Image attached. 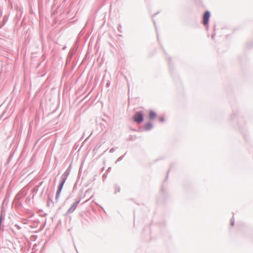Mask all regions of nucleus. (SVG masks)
Wrapping results in <instances>:
<instances>
[{"label": "nucleus", "instance_id": "nucleus-2", "mask_svg": "<svg viewBox=\"0 0 253 253\" xmlns=\"http://www.w3.org/2000/svg\"><path fill=\"white\" fill-rule=\"evenodd\" d=\"M210 17V13L209 11L205 12L203 16V24L205 25H207L208 24L209 20Z\"/></svg>", "mask_w": 253, "mask_h": 253}, {"label": "nucleus", "instance_id": "nucleus-5", "mask_svg": "<svg viewBox=\"0 0 253 253\" xmlns=\"http://www.w3.org/2000/svg\"><path fill=\"white\" fill-rule=\"evenodd\" d=\"M63 184H64V182H62L60 184V186H59V188H58V191H57L58 194H59V193H60V192H61V189H62V187H63Z\"/></svg>", "mask_w": 253, "mask_h": 253}, {"label": "nucleus", "instance_id": "nucleus-6", "mask_svg": "<svg viewBox=\"0 0 253 253\" xmlns=\"http://www.w3.org/2000/svg\"><path fill=\"white\" fill-rule=\"evenodd\" d=\"M231 224L232 225H234V223L233 222H231Z\"/></svg>", "mask_w": 253, "mask_h": 253}, {"label": "nucleus", "instance_id": "nucleus-4", "mask_svg": "<svg viewBox=\"0 0 253 253\" xmlns=\"http://www.w3.org/2000/svg\"><path fill=\"white\" fill-rule=\"evenodd\" d=\"M79 202H77L76 203H75L71 207V208L70 209V211H74L75 210V209L76 208L78 204H79Z\"/></svg>", "mask_w": 253, "mask_h": 253}, {"label": "nucleus", "instance_id": "nucleus-1", "mask_svg": "<svg viewBox=\"0 0 253 253\" xmlns=\"http://www.w3.org/2000/svg\"><path fill=\"white\" fill-rule=\"evenodd\" d=\"M133 121L137 123H141L143 120V114L141 112L136 113L133 117Z\"/></svg>", "mask_w": 253, "mask_h": 253}, {"label": "nucleus", "instance_id": "nucleus-3", "mask_svg": "<svg viewBox=\"0 0 253 253\" xmlns=\"http://www.w3.org/2000/svg\"><path fill=\"white\" fill-rule=\"evenodd\" d=\"M157 116V115L155 113L153 112V111H151L149 112V118L151 120L154 119Z\"/></svg>", "mask_w": 253, "mask_h": 253}]
</instances>
